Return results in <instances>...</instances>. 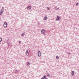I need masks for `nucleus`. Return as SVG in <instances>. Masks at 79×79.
<instances>
[{"instance_id": "obj_1", "label": "nucleus", "mask_w": 79, "mask_h": 79, "mask_svg": "<svg viewBox=\"0 0 79 79\" xmlns=\"http://www.w3.org/2000/svg\"><path fill=\"white\" fill-rule=\"evenodd\" d=\"M4 27H7V23L6 22H5L4 24Z\"/></svg>"}, {"instance_id": "obj_2", "label": "nucleus", "mask_w": 79, "mask_h": 79, "mask_svg": "<svg viewBox=\"0 0 79 79\" xmlns=\"http://www.w3.org/2000/svg\"><path fill=\"white\" fill-rule=\"evenodd\" d=\"M60 17H59V16H57V18L56 19V21H60Z\"/></svg>"}, {"instance_id": "obj_3", "label": "nucleus", "mask_w": 79, "mask_h": 79, "mask_svg": "<svg viewBox=\"0 0 79 79\" xmlns=\"http://www.w3.org/2000/svg\"><path fill=\"white\" fill-rule=\"evenodd\" d=\"M38 55L39 56H41V54L40 52H39L38 53Z\"/></svg>"}, {"instance_id": "obj_4", "label": "nucleus", "mask_w": 79, "mask_h": 79, "mask_svg": "<svg viewBox=\"0 0 79 79\" xmlns=\"http://www.w3.org/2000/svg\"><path fill=\"white\" fill-rule=\"evenodd\" d=\"M45 32V31L44 29H43L41 31V32L42 34H44Z\"/></svg>"}, {"instance_id": "obj_5", "label": "nucleus", "mask_w": 79, "mask_h": 79, "mask_svg": "<svg viewBox=\"0 0 79 79\" xmlns=\"http://www.w3.org/2000/svg\"><path fill=\"white\" fill-rule=\"evenodd\" d=\"M4 10H1V11L0 12V15L1 16V15H2V14H3V11Z\"/></svg>"}, {"instance_id": "obj_6", "label": "nucleus", "mask_w": 79, "mask_h": 79, "mask_svg": "<svg viewBox=\"0 0 79 79\" xmlns=\"http://www.w3.org/2000/svg\"><path fill=\"white\" fill-rule=\"evenodd\" d=\"M41 79H47V78H46V76H44Z\"/></svg>"}, {"instance_id": "obj_7", "label": "nucleus", "mask_w": 79, "mask_h": 79, "mask_svg": "<svg viewBox=\"0 0 79 79\" xmlns=\"http://www.w3.org/2000/svg\"><path fill=\"white\" fill-rule=\"evenodd\" d=\"M47 19H48V18H47V16H45L44 18V20H47Z\"/></svg>"}, {"instance_id": "obj_8", "label": "nucleus", "mask_w": 79, "mask_h": 79, "mask_svg": "<svg viewBox=\"0 0 79 79\" xmlns=\"http://www.w3.org/2000/svg\"><path fill=\"white\" fill-rule=\"evenodd\" d=\"M27 10H31V6H28L27 7Z\"/></svg>"}, {"instance_id": "obj_9", "label": "nucleus", "mask_w": 79, "mask_h": 79, "mask_svg": "<svg viewBox=\"0 0 79 79\" xmlns=\"http://www.w3.org/2000/svg\"><path fill=\"white\" fill-rule=\"evenodd\" d=\"M74 75V71H73L72 72V76H73Z\"/></svg>"}, {"instance_id": "obj_10", "label": "nucleus", "mask_w": 79, "mask_h": 79, "mask_svg": "<svg viewBox=\"0 0 79 79\" xmlns=\"http://www.w3.org/2000/svg\"><path fill=\"white\" fill-rule=\"evenodd\" d=\"M27 66H29V65H30V63H29V62H28L27 63Z\"/></svg>"}, {"instance_id": "obj_11", "label": "nucleus", "mask_w": 79, "mask_h": 79, "mask_svg": "<svg viewBox=\"0 0 79 79\" xmlns=\"http://www.w3.org/2000/svg\"><path fill=\"white\" fill-rule=\"evenodd\" d=\"M30 52V51L29 50H27L26 52H27V53H29V52Z\"/></svg>"}, {"instance_id": "obj_12", "label": "nucleus", "mask_w": 79, "mask_h": 79, "mask_svg": "<svg viewBox=\"0 0 79 79\" xmlns=\"http://www.w3.org/2000/svg\"><path fill=\"white\" fill-rule=\"evenodd\" d=\"M26 55H27V56L29 55V52H26Z\"/></svg>"}, {"instance_id": "obj_13", "label": "nucleus", "mask_w": 79, "mask_h": 79, "mask_svg": "<svg viewBox=\"0 0 79 79\" xmlns=\"http://www.w3.org/2000/svg\"><path fill=\"white\" fill-rule=\"evenodd\" d=\"M56 58L57 59V60H58V58H59V57H58V56H56Z\"/></svg>"}, {"instance_id": "obj_14", "label": "nucleus", "mask_w": 79, "mask_h": 79, "mask_svg": "<svg viewBox=\"0 0 79 79\" xmlns=\"http://www.w3.org/2000/svg\"><path fill=\"white\" fill-rule=\"evenodd\" d=\"M2 38H0V42H2Z\"/></svg>"}, {"instance_id": "obj_15", "label": "nucleus", "mask_w": 79, "mask_h": 79, "mask_svg": "<svg viewBox=\"0 0 79 79\" xmlns=\"http://www.w3.org/2000/svg\"><path fill=\"white\" fill-rule=\"evenodd\" d=\"M47 76H49V77H50V74L49 73H48V74H47Z\"/></svg>"}, {"instance_id": "obj_16", "label": "nucleus", "mask_w": 79, "mask_h": 79, "mask_svg": "<svg viewBox=\"0 0 79 79\" xmlns=\"http://www.w3.org/2000/svg\"><path fill=\"white\" fill-rule=\"evenodd\" d=\"M24 35H25V34H24V33H23V34H22L21 35H22V36H24Z\"/></svg>"}, {"instance_id": "obj_17", "label": "nucleus", "mask_w": 79, "mask_h": 79, "mask_svg": "<svg viewBox=\"0 0 79 79\" xmlns=\"http://www.w3.org/2000/svg\"><path fill=\"white\" fill-rule=\"evenodd\" d=\"M67 54L68 55H69V52H67Z\"/></svg>"}, {"instance_id": "obj_18", "label": "nucleus", "mask_w": 79, "mask_h": 79, "mask_svg": "<svg viewBox=\"0 0 79 79\" xmlns=\"http://www.w3.org/2000/svg\"><path fill=\"white\" fill-rule=\"evenodd\" d=\"M78 4H79V3H78V2L76 4V5L77 6V5H78Z\"/></svg>"}, {"instance_id": "obj_19", "label": "nucleus", "mask_w": 79, "mask_h": 79, "mask_svg": "<svg viewBox=\"0 0 79 79\" xmlns=\"http://www.w3.org/2000/svg\"><path fill=\"white\" fill-rule=\"evenodd\" d=\"M56 8V10H59V7H58L57 8Z\"/></svg>"}, {"instance_id": "obj_20", "label": "nucleus", "mask_w": 79, "mask_h": 79, "mask_svg": "<svg viewBox=\"0 0 79 79\" xmlns=\"http://www.w3.org/2000/svg\"><path fill=\"white\" fill-rule=\"evenodd\" d=\"M1 10H4V7H2Z\"/></svg>"}, {"instance_id": "obj_21", "label": "nucleus", "mask_w": 79, "mask_h": 79, "mask_svg": "<svg viewBox=\"0 0 79 79\" xmlns=\"http://www.w3.org/2000/svg\"><path fill=\"white\" fill-rule=\"evenodd\" d=\"M47 10H50V8L49 7H47Z\"/></svg>"}, {"instance_id": "obj_22", "label": "nucleus", "mask_w": 79, "mask_h": 79, "mask_svg": "<svg viewBox=\"0 0 79 79\" xmlns=\"http://www.w3.org/2000/svg\"><path fill=\"white\" fill-rule=\"evenodd\" d=\"M19 44H21V42L20 41H19Z\"/></svg>"}, {"instance_id": "obj_23", "label": "nucleus", "mask_w": 79, "mask_h": 79, "mask_svg": "<svg viewBox=\"0 0 79 79\" xmlns=\"http://www.w3.org/2000/svg\"><path fill=\"white\" fill-rule=\"evenodd\" d=\"M18 72V70H15V73H17Z\"/></svg>"}, {"instance_id": "obj_24", "label": "nucleus", "mask_w": 79, "mask_h": 79, "mask_svg": "<svg viewBox=\"0 0 79 79\" xmlns=\"http://www.w3.org/2000/svg\"><path fill=\"white\" fill-rule=\"evenodd\" d=\"M7 44H8V45H10V44L9 43H8Z\"/></svg>"}, {"instance_id": "obj_25", "label": "nucleus", "mask_w": 79, "mask_h": 79, "mask_svg": "<svg viewBox=\"0 0 79 79\" xmlns=\"http://www.w3.org/2000/svg\"><path fill=\"white\" fill-rule=\"evenodd\" d=\"M46 35V34H44V35Z\"/></svg>"}]
</instances>
